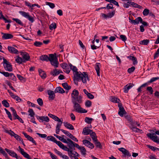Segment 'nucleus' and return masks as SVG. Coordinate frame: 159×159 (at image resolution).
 <instances>
[{
	"instance_id": "1",
	"label": "nucleus",
	"mask_w": 159,
	"mask_h": 159,
	"mask_svg": "<svg viewBox=\"0 0 159 159\" xmlns=\"http://www.w3.org/2000/svg\"><path fill=\"white\" fill-rule=\"evenodd\" d=\"M74 80H75L77 81L79 80H81L84 84L87 83V80H89V78L88 77V75L86 72H84L83 74L80 71L76 72L75 73H74Z\"/></svg>"
},
{
	"instance_id": "2",
	"label": "nucleus",
	"mask_w": 159,
	"mask_h": 159,
	"mask_svg": "<svg viewBox=\"0 0 159 159\" xmlns=\"http://www.w3.org/2000/svg\"><path fill=\"white\" fill-rule=\"evenodd\" d=\"M3 66L6 70L11 72L12 70V66L11 63L8 61L4 57L3 58Z\"/></svg>"
},
{
	"instance_id": "3",
	"label": "nucleus",
	"mask_w": 159,
	"mask_h": 159,
	"mask_svg": "<svg viewBox=\"0 0 159 159\" xmlns=\"http://www.w3.org/2000/svg\"><path fill=\"white\" fill-rule=\"evenodd\" d=\"M19 13L22 16L28 19L31 23L34 22V17L30 16L29 13L22 11H19Z\"/></svg>"
},
{
	"instance_id": "4",
	"label": "nucleus",
	"mask_w": 159,
	"mask_h": 159,
	"mask_svg": "<svg viewBox=\"0 0 159 159\" xmlns=\"http://www.w3.org/2000/svg\"><path fill=\"white\" fill-rule=\"evenodd\" d=\"M79 94V91L75 89H74L73 90L72 93H71L72 100H75L76 97L77 101L79 102L80 99L81 98L80 96L79 98L78 97Z\"/></svg>"
},
{
	"instance_id": "5",
	"label": "nucleus",
	"mask_w": 159,
	"mask_h": 159,
	"mask_svg": "<svg viewBox=\"0 0 159 159\" xmlns=\"http://www.w3.org/2000/svg\"><path fill=\"white\" fill-rule=\"evenodd\" d=\"M156 134L152 133H148L147 134V136L152 139L154 142L157 143H159V139L158 138L157 136L156 135Z\"/></svg>"
},
{
	"instance_id": "6",
	"label": "nucleus",
	"mask_w": 159,
	"mask_h": 159,
	"mask_svg": "<svg viewBox=\"0 0 159 159\" xmlns=\"http://www.w3.org/2000/svg\"><path fill=\"white\" fill-rule=\"evenodd\" d=\"M115 14V11H113L111 12H109L107 14L104 13L101 14L102 18L103 19H107L108 18H111L113 17Z\"/></svg>"
},
{
	"instance_id": "7",
	"label": "nucleus",
	"mask_w": 159,
	"mask_h": 159,
	"mask_svg": "<svg viewBox=\"0 0 159 159\" xmlns=\"http://www.w3.org/2000/svg\"><path fill=\"white\" fill-rule=\"evenodd\" d=\"M72 102L74 104V110L73 111H75L76 112L79 113V112H80V109H81L80 105L78 103H77L75 100H72Z\"/></svg>"
},
{
	"instance_id": "8",
	"label": "nucleus",
	"mask_w": 159,
	"mask_h": 159,
	"mask_svg": "<svg viewBox=\"0 0 159 159\" xmlns=\"http://www.w3.org/2000/svg\"><path fill=\"white\" fill-rule=\"evenodd\" d=\"M20 55L22 57L23 63L25 62L26 61H29L30 59V56L27 52H21Z\"/></svg>"
},
{
	"instance_id": "9",
	"label": "nucleus",
	"mask_w": 159,
	"mask_h": 159,
	"mask_svg": "<svg viewBox=\"0 0 159 159\" xmlns=\"http://www.w3.org/2000/svg\"><path fill=\"white\" fill-rule=\"evenodd\" d=\"M61 130L73 140L76 142H78V140L77 138L73 136L71 134L69 133V132L66 130H64L63 129H61Z\"/></svg>"
},
{
	"instance_id": "10",
	"label": "nucleus",
	"mask_w": 159,
	"mask_h": 159,
	"mask_svg": "<svg viewBox=\"0 0 159 159\" xmlns=\"http://www.w3.org/2000/svg\"><path fill=\"white\" fill-rule=\"evenodd\" d=\"M118 150L121 152L123 154L124 157H130L131 156V154L130 153L129 151L125 148H120L118 149Z\"/></svg>"
},
{
	"instance_id": "11",
	"label": "nucleus",
	"mask_w": 159,
	"mask_h": 159,
	"mask_svg": "<svg viewBox=\"0 0 159 159\" xmlns=\"http://www.w3.org/2000/svg\"><path fill=\"white\" fill-rule=\"evenodd\" d=\"M118 106L119 109V110L118 112V114L120 116H123L125 114L126 111L123 107L122 106V104L121 103L118 104Z\"/></svg>"
},
{
	"instance_id": "12",
	"label": "nucleus",
	"mask_w": 159,
	"mask_h": 159,
	"mask_svg": "<svg viewBox=\"0 0 159 159\" xmlns=\"http://www.w3.org/2000/svg\"><path fill=\"white\" fill-rule=\"evenodd\" d=\"M129 20L130 23L132 24H138L139 22L142 21V18L140 17H139L136 18L135 20H132L130 17L129 18Z\"/></svg>"
},
{
	"instance_id": "13",
	"label": "nucleus",
	"mask_w": 159,
	"mask_h": 159,
	"mask_svg": "<svg viewBox=\"0 0 159 159\" xmlns=\"http://www.w3.org/2000/svg\"><path fill=\"white\" fill-rule=\"evenodd\" d=\"M83 143L85 146L88 147L91 149H93L94 148L93 144L86 139H84L82 141Z\"/></svg>"
},
{
	"instance_id": "14",
	"label": "nucleus",
	"mask_w": 159,
	"mask_h": 159,
	"mask_svg": "<svg viewBox=\"0 0 159 159\" xmlns=\"http://www.w3.org/2000/svg\"><path fill=\"white\" fill-rule=\"evenodd\" d=\"M5 150L10 156L13 157H15L16 159H18L19 157L18 156L17 154L13 151L7 148H5Z\"/></svg>"
},
{
	"instance_id": "15",
	"label": "nucleus",
	"mask_w": 159,
	"mask_h": 159,
	"mask_svg": "<svg viewBox=\"0 0 159 159\" xmlns=\"http://www.w3.org/2000/svg\"><path fill=\"white\" fill-rule=\"evenodd\" d=\"M37 119L39 120L40 122H43L44 121L48 122L49 120V119L47 116H37Z\"/></svg>"
},
{
	"instance_id": "16",
	"label": "nucleus",
	"mask_w": 159,
	"mask_h": 159,
	"mask_svg": "<svg viewBox=\"0 0 159 159\" xmlns=\"http://www.w3.org/2000/svg\"><path fill=\"white\" fill-rule=\"evenodd\" d=\"M1 34H3L2 38L3 39H11L13 38V35L10 34L4 33L2 32L1 33Z\"/></svg>"
},
{
	"instance_id": "17",
	"label": "nucleus",
	"mask_w": 159,
	"mask_h": 159,
	"mask_svg": "<svg viewBox=\"0 0 159 159\" xmlns=\"http://www.w3.org/2000/svg\"><path fill=\"white\" fill-rule=\"evenodd\" d=\"M134 86V84L132 83H129L125 86L123 88L124 92L127 93L129 90Z\"/></svg>"
},
{
	"instance_id": "18",
	"label": "nucleus",
	"mask_w": 159,
	"mask_h": 159,
	"mask_svg": "<svg viewBox=\"0 0 159 159\" xmlns=\"http://www.w3.org/2000/svg\"><path fill=\"white\" fill-rule=\"evenodd\" d=\"M7 48L9 52L11 53L16 54H17L19 53L18 51L13 47L8 46Z\"/></svg>"
},
{
	"instance_id": "19",
	"label": "nucleus",
	"mask_w": 159,
	"mask_h": 159,
	"mask_svg": "<svg viewBox=\"0 0 159 159\" xmlns=\"http://www.w3.org/2000/svg\"><path fill=\"white\" fill-rule=\"evenodd\" d=\"M49 95V100H53L55 98V95L54 92L52 90H48L47 91Z\"/></svg>"
},
{
	"instance_id": "20",
	"label": "nucleus",
	"mask_w": 159,
	"mask_h": 159,
	"mask_svg": "<svg viewBox=\"0 0 159 159\" xmlns=\"http://www.w3.org/2000/svg\"><path fill=\"white\" fill-rule=\"evenodd\" d=\"M101 66V64L99 63H96L95 67V69L96 71L97 74L98 76H100V67Z\"/></svg>"
},
{
	"instance_id": "21",
	"label": "nucleus",
	"mask_w": 159,
	"mask_h": 159,
	"mask_svg": "<svg viewBox=\"0 0 159 159\" xmlns=\"http://www.w3.org/2000/svg\"><path fill=\"white\" fill-rule=\"evenodd\" d=\"M48 116L54 119L55 121H58V123H62V121L61 120V119L55 115L51 114H49Z\"/></svg>"
},
{
	"instance_id": "22",
	"label": "nucleus",
	"mask_w": 159,
	"mask_h": 159,
	"mask_svg": "<svg viewBox=\"0 0 159 159\" xmlns=\"http://www.w3.org/2000/svg\"><path fill=\"white\" fill-rule=\"evenodd\" d=\"M92 131V130L88 129V127H85L83 129L82 133L84 135H87L90 134Z\"/></svg>"
},
{
	"instance_id": "23",
	"label": "nucleus",
	"mask_w": 159,
	"mask_h": 159,
	"mask_svg": "<svg viewBox=\"0 0 159 159\" xmlns=\"http://www.w3.org/2000/svg\"><path fill=\"white\" fill-rule=\"evenodd\" d=\"M58 146L62 149L68 152H70V151L71 150H70L69 148H68L67 147L65 146L61 142L58 143Z\"/></svg>"
},
{
	"instance_id": "24",
	"label": "nucleus",
	"mask_w": 159,
	"mask_h": 159,
	"mask_svg": "<svg viewBox=\"0 0 159 159\" xmlns=\"http://www.w3.org/2000/svg\"><path fill=\"white\" fill-rule=\"evenodd\" d=\"M67 140L68 142L67 144L70 149H73V147H74L75 143L69 139H67Z\"/></svg>"
},
{
	"instance_id": "25",
	"label": "nucleus",
	"mask_w": 159,
	"mask_h": 159,
	"mask_svg": "<svg viewBox=\"0 0 159 159\" xmlns=\"http://www.w3.org/2000/svg\"><path fill=\"white\" fill-rule=\"evenodd\" d=\"M47 139L48 140H50L55 143L58 145V143L60 141H57L55 138L52 136H48L47 137Z\"/></svg>"
},
{
	"instance_id": "26",
	"label": "nucleus",
	"mask_w": 159,
	"mask_h": 159,
	"mask_svg": "<svg viewBox=\"0 0 159 159\" xmlns=\"http://www.w3.org/2000/svg\"><path fill=\"white\" fill-rule=\"evenodd\" d=\"M39 75L42 79H44L46 77V74L45 72L41 69L38 70Z\"/></svg>"
},
{
	"instance_id": "27",
	"label": "nucleus",
	"mask_w": 159,
	"mask_h": 159,
	"mask_svg": "<svg viewBox=\"0 0 159 159\" xmlns=\"http://www.w3.org/2000/svg\"><path fill=\"white\" fill-rule=\"evenodd\" d=\"M64 125L66 127L67 129H69L70 130L74 129V128L73 126L70 123H68L67 122H63Z\"/></svg>"
},
{
	"instance_id": "28",
	"label": "nucleus",
	"mask_w": 159,
	"mask_h": 159,
	"mask_svg": "<svg viewBox=\"0 0 159 159\" xmlns=\"http://www.w3.org/2000/svg\"><path fill=\"white\" fill-rule=\"evenodd\" d=\"M90 135L93 142L97 141L98 140L96 134L94 132L92 131Z\"/></svg>"
},
{
	"instance_id": "29",
	"label": "nucleus",
	"mask_w": 159,
	"mask_h": 159,
	"mask_svg": "<svg viewBox=\"0 0 159 159\" xmlns=\"http://www.w3.org/2000/svg\"><path fill=\"white\" fill-rule=\"evenodd\" d=\"M127 58H129L130 60L133 61V65H135L137 64L138 63L137 58L135 57L130 56L128 57Z\"/></svg>"
},
{
	"instance_id": "30",
	"label": "nucleus",
	"mask_w": 159,
	"mask_h": 159,
	"mask_svg": "<svg viewBox=\"0 0 159 159\" xmlns=\"http://www.w3.org/2000/svg\"><path fill=\"white\" fill-rule=\"evenodd\" d=\"M55 93H62L65 92L64 90L60 87H58L56 88L54 91Z\"/></svg>"
},
{
	"instance_id": "31",
	"label": "nucleus",
	"mask_w": 159,
	"mask_h": 159,
	"mask_svg": "<svg viewBox=\"0 0 159 159\" xmlns=\"http://www.w3.org/2000/svg\"><path fill=\"white\" fill-rule=\"evenodd\" d=\"M51 64L54 66L55 67H58V64H59L58 62L57 61V58H56L55 60L52 61L50 62Z\"/></svg>"
},
{
	"instance_id": "32",
	"label": "nucleus",
	"mask_w": 159,
	"mask_h": 159,
	"mask_svg": "<svg viewBox=\"0 0 159 159\" xmlns=\"http://www.w3.org/2000/svg\"><path fill=\"white\" fill-rule=\"evenodd\" d=\"M39 59L43 61H48V57L46 55H43L39 57Z\"/></svg>"
},
{
	"instance_id": "33",
	"label": "nucleus",
	"mask_w": 159,
	"mask_h": 159,
	"mask_svg": "<svg viewBox=\"0 0 159 159\" xmlns=\"http://www.w3.org/2000/svg\"><path fill=\"white\" fill-rule=\"evenodd\" d=\"M56 54H50L49 55V57H48V61H49L50 62L52 61L53 60H55L56 58H57L56 57Z\"/></svg>"
},
{
	"instance_id": "34",
	"label": "nucleus",
	"mask_w": 159,
	"mask_h": 159,
	"mask_svg": "<svg viewBox=\"0 0 159 159\" xmlns=\"http://www.w3.org/2000/svg\"><path fill=\"white\" fill-rule=\"evenodd\" d=\"M62 123H58L56 126V132L57 134H59L60 130H61L60 129L61 128V126L62 124Z\"/></svg>"
},
{
	"instance_id": "35",
	"label": "nucleus",
	"mask_w": 159,
	"mask_h": 159,
	"mask_svg": "<svg viewBox=\"0 0 159 159\" xmlns=\"http://www.w3.org/2000/svg\"><path fill=\"white\" fill-rule=\"evenodd\" d=\"M111 101L115 103H118L119 104L120 103V100L119 98H117L115 97H111Z\"/></svg>"
},
{
	"instance_id": "36",
	"label": "nucleus",
	"mask_w": 159,
	"mask_h": 159,
	"mask_svg": "<svg viewBox=\"0 0 159 159\" xmlns=\"http://www.w3.org/2000/svg\"><path fill=\"white\" fill-rule=\"evenodd\" d=\"M50 74L53 76H55L58 75L59 74V73L57 69H55L53 70L52 71H51L50 72Z\"/></svg>"
},
{
	"instance_id": "37",
	"label": "nucleus",
	"mask_w": 159,
	"mask_h": 159,
	"mask_svg": "<svg viewBox=\"0 0 159 159\" xmlns=\"http://www.w3.org/2000/svg\"><path fill=\"white\" fill-rule=\"evenodd\" d=\"M20 153L25 158L27 159H31L30 156L24 150Z\"/></svg>"
},
{
	"instance_id": "38",
	"label": "nucleus",
	"mask_w": 159,
	"mask_h": 159,
	"mask_svg": "<svg viewBox=\"0 0 159 159\" xmlns=\"http://www.w3.org/2000/svg\"><path fill=\"white\" fill-rule=\"evenodd\" d=\"M62 85L64 88L67 90H69L71 88V87L68 85V84L66 83H62Z\"/></svg>"
},
{
	"instance_id": "39",
	"label": "nucleus",
	"mask_w": 159,
	"mask_h": 159,
	"mask_svg": "<svg viewBox=\"0 0 159 159\" xmlns=\"http://www.w3.org/2000/svg\"><path fill=\"white\" fill-rule=\"evenodd\" d=\"M17 63L19 64H21L23 62V60L22 58L19 57V56H16V58L15 59Z\"/></svg>"
},
{
	"instance_id": "40",
	"label": "nucleus",
	"mask_w": 159,
	"mask_h": 159,
	"mask_svg": "<svg viewBox=\"0 0 159 159\" xmlns=\"http://www.w3.org/2000/svg\"><path fill=\"white\" fill-rule=\"evenodd\" d=\"M149 42V39H144L140 42L139 43L144 45H147Z\"/></svg>"
},
{
	"instance_id": "41",
	"label": "nucleus",
	"mask_w": 159,
	"mask_h": 159,
	"mask_svg": "<svg viewBox=\"0 0 159 159\" xmlns=\"http://www.w3.org/2000/svg\"><path fill=\"white\" fill-rule=\"evenodd\" d=\"M12 20L15 21L18 24L20 25L21 26H23L24 25L23 23L22 22L21 20L18 18H12Z\"/></svg>"
},
{
	"instance_id": "42",
	"label": "nucleus",
	"mask_w": 159,
	"mask_h": 159,
	"mask_svg": "<svg viewBox=\"0 0 159 159\" xmlns=\"http://www.w3.org/2000/svg\"><path fill=\"white\" fill-rule=\"evenodd\" d=\"M26 138L30 141L32 142L35 145H37V143H36L35 141L34 140V139L32 137L29 135H28Z\"/></svg>"
},
{
	"instance_id": "43",
	"label": "nucleus",
	"mask_w": 159,
	"mask_h": 159,
	"mask_svg": "<svg viewBox=\"0 0 159 159\" xmlns=\"http://www.w3.org/2000/svg\"><path fill=\"white\" fill-rule=\"evenodd\" d=\"M28 112L29 113V115L31 117H34L35 115V113L32 109H29L28 111Z\"/></svg>"
},
{
	"instance_id": "44",
	"label": "nucleus",
	"mask_w": 159,
	"mask_h": 159,
	"mask_svg": "<svg viewBox=\"0 0 159 159\" xmlns=\"http://www.w3.org/2000/svg\"><path fill=\"white\" fill-rule=\"evenodd\" d=\"M80 150L81 154L84 156H85L86 154V152L85 148L84 147H81Z\"/></svg>"
},
{
	"instance_id": "45",
	"label": "nucleus",
	"mask_w": 159,
	"mask_h": 159,
	"mask_svg": "<svg viewBox=\"0 0 159 159\" xmlns=\"http://www.w3.org/2000/svg\"><path fill=\"white\" fill-rule=\"evenodd\" d=\"M2 104L5 107H9V103L6 100H4L2 101Z\"/></svg>"
},
{
	"instance_id": "46",
	"label": "nucleus",
	"mask_w": 159,
	"mask_h": 159,
	"mask_svg": "<svg viewBox=\"0 0 159 159\" xmlns=\"http://www.w3.org/2000/svg\"><path fill=\"white\" fill-rule=\"evenodd\" d=\"M93 120V118L88 117H86L85 119V122L89 124H91Z\"/></svg>"
},
{
	"instance_id": "47",
	"label": "nucleus",
	"mask_w": 159,
	"mask_h": 159,
	"mask_svg": "<svg viewBox=\"0 0 159 159\" xmlns=\"http://www.w3.org/2000/svg\"><path fill=\"white\" fill-rule=\"evenodd\" d=\"M106 1L113 3L118 7L119 6L118 3L115 0H106Z\"/></svg>"
},
{
	"instance_id": "48",
	"label": "nucleus",
	"mask_w": 159,
	"mask_h": 159,
	"mask_svg": "<svg viewBox=\"0 0 159 159\" xmlns=\"http://www.w3.org/2000/svg\"><path fill=\"white\" fill-rule=\"evenodd\" d=\"M57 25L55 23H52L49 26V29L51 30H52L53 29L56 28Z\"/></svg>"
},
{
	"instance_id": "49",
	"label": "nucleus",
	"mask_w": 159,
	"mask_h": 159,
	"mask_svg": "<svg viewBox=\"0 0 159 159\" xmlns=\"http://www.w3.org/2000/svg\"><path fill=\"white\" fill-rule=\"evenodd\" d=\"M150 10L147 8L145 9L143 12V16H147L149 13Z\"/></svg>"
},
{
	"instance_id": "50",
	"label": "nucleus",
	"mask_w": 159,
	"mask_h": 159,
	"mask_svg": "<svg viewBox=\"0 0 159 159\" xmlns=\"http://www.w3.org/2000/svg\"><path fill=\"white\" fill-rule=\"evenodd\" d=\"M94 142L95 143V144L96 145V146L98 148L100 149L102 148V146L100 143L98 141V140L97 141H94Z\"/></svg>"
},
{
	"instance_id": "51",
	"label": "nucleus",
	"mask_w": 159,
	"mask_h": 159,
	"mask_svg": "<svg viewBox=\"0 0 159 159\" xmlns=\"http://www.w3.org/2000/svg\"><path fill=\"white\" fill-rule=\"evenodd\" d=\"M16 76L20 81H23L24 82L25 81V79L20 75L17 74Z\"/></svg>"
},
{
	"instance_id": "52",
	"label": "nucleus",
	"mask_w": 159,
	"mask_h": 159,
	"mask_svg": "<svg viewBox=\"0 0 159 159\" xmlns=\"http://www.w3.org/2000/svg\"><path fill=\"white\" fill-rule=\"evenodd\" d=\"M0 153L3 155V156H4L6 158H7V159H9V158L8 157V155L7 154L6 152L3 149L2 150L1 152Z\"/></svg>"
},
{
	"instance_id": "53",
	"label": "nucleus",
	"mask_w": 159,
	"mask_h": 159,
	"mask_svg": "<svg viewBox=\"0 0 159 159\" xmlns=\"http://www.w3.org/2000/svg\"><path fill=\"white\" fill-rule=\"evenodd\" d=\"M135 68L134 66H132L130 68H129L127 70V72L129 74L133 72L135 70Z\"/></svg>"
},
{
	"instance_id": "54",
	"label": "nucleus",
	"mask_w": 159,
	"mask_h": 159,
	"mask_svg": "<svg viewBox=\"0 0 159 159\" xmlns=\"http://www.w3.org/2000/svg\"><path fill=\"white\" fill-rule=\"evenodd\" d=\"M34 44L36 47H40L43 44V43L41 42L36 41L34 43Z\"/></svg>"
},
{
	"instance_id": "55",
	"label": "nucleus",
	"mask_w": 159,
	"mask_h": 159,
	"mask_svg": "<svg viewBox=\"0 0 159 159\" xmlns=\"http://www.w3.org/2000/svg\"><path fill=\"white\" fill-rule=\"evenodd\" d=\"M9 76L10 77V79L14 81L16 80V78L15 76L12 73H10V75Z\"/></svg>"
},
{
	"instance_id": "56",
	"label": "nucleus",
	"mask_w": 159,
	"mask_h": 159,
	"mask_svg": "<svg viewBox=\"0 0 159 159\" xmlns=\"http://www.w3.org/2000/svg\"><path fill=\"white\" fill-rule=\"evenodd\" d=\"M0 73L3 74L5 77H9L10 75V73H9L8 72L5 71H0Z\"/></svg>"
},
{
	"instance_id": "57",
	"label": "nucleus",
	"mask_w": 159,
	"mask_h": 159,
	"mask_svg": "<svg viewBox=\"0 0 159 159\" xmlns=\"http://www.w3.org/2000/svg\"><path fill=\"white\" fill-rule=\"evenodd\" d=\"M159 79V77H153L151 79V80L148 81V83H152L157 80Z\"/></svg>"
},
{
	"instance_id": "58",
	"label": "nucleus",
	"mask_w": 159,
	"mask_h": 159,
	"mask_svg": "<svg viewBox=\"0 0 159 159\" xmlns=\"http://www.w3.org/2000/svg\"><path fill=\"white\" fill-rule=\"evenodd\" d=\"M37 102L38 104L40 106L43 105V102L42 99L41 98H39L37 100Z\"/></svg>"
},
{
	"instance_id": "59",
	"label": "nucleus",
	"mask_w": 159,
	"mask_h": 159,
	"mask_svg": "<svg viewBox=\"0 0 159 159\" xmlns=\"http://www.w3.org/2000/svg\"><path fill=\"white\" fill-rule=\"evenodd\" d=\"M92 102L91 101L88 100L85 102V105L87 107H90L91 106Z\"/></svg>"
},
{
	"instance_id": "60",
	"label": "nucleus",
	"mask_w": 159,
	"mask_h": 159,
	"mask_svg": "<svg viewBox=\"0 0 159 159\" xmlns=\"http://www.w3.org/2000/svg\"><path fill=\"white\" fill-rule=\"evenodd\" d=\"M46 4L49 6L50 8L52 9L53 8L55 7L54 4L51 2H46Z\"/></svg>"
},
{
	"instance_id": "61",
	"label": "nucleus",
	"mask_w": 159,
	"mask_h": 159,
	"mask_svg": "<svg viewBox=\"0 0 159 159\" xmlns=\"http://www.w3.org/2000/svg\"><path fill=\"white\" fill-rule=\"evenodd\" d=\"M106 8H107V9L108 10L110 9H113L114 8L113 7V5L111 3H110L109 4H108L106 7Z\"/></svg>"
},
{
	"instance_id": "62",
	"label": "nucleus",
	"mask_w": 159,
	"mask_h": 159,
	"mask_svg": "<svg viewBox=\"0 0 159 159\" xmlns=\"http://www.w3.org/2000/svg\"><path fill=\"white\" fill-rule=\"evenodd\" d=\"M6 132L9 134L10 135L12 136H14V134H15L14 132L12 131L11 130H6Z\"/></svg>"
},
{
	"instance_id": "63",
	"label": "nucleus",
	"mask_w": 159,
	"mask_h": 159,
	"mask_svg": "<svg viewBox=\"0 0 159 159\" xmlns=\"http://www.w3.org/2000/svg\"><path fill=\"white\" fill-rule=\"evenodd\" d=\"M147 90L148 91L150 94H152L153 92V89L152 88L151 86H149L147 88Z\"/></svg>"
},
{
	"instance_id": "64",
	"label": "nucleus",
	"mask_w": 159,
	"mask_h": 159,
	"mask_svg": "<svg viewBox=\"0 0 159 159\" xmlns=\"http://www.w3.org/2000/svg\"><path fill=\"white\" fill-rule=\"evenodd\" d=\"M159 56V48L157 51L154 54V58L155 59L156 58L158 57Z\"/></svg>"
}]
</instances>
